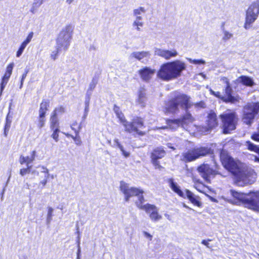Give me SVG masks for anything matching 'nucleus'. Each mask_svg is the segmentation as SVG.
Instances as JSON below:
<instances>
[{"label": "nucleus", "instance_id": "obj_1", "mask_svg": "<svg viewBox=\"0 0 259 259\" xmlns=\"http://www.w3.org/2000/svg\"><path fill=\"white\" fill-rule=\"evenodd\" d=\"M220 158L224 167L234 175L237 185L243 186L254 182L256 174L253 169L240 166L232 157L223 152L221 153Z\"/></svg>", "mask_w": 259, "mask_h": 259}, {"label": "nucleus", "instance_id": "obj_2", "mask_svg": "<svg viewBox=\"0 0 259 259\" xmlns=\"http://www.w3.org/2000/svg\"><path fill=\"white\" fill-rule=\"evenodd\" d=\"M193 104L190 101V97L183 94H179L174 98L170 99L166 104V112L176 114L179 112L180 108L185 111V114L182 115L180 118L181 127L187 129L189 124L193 123L195 119L188 111Z\"/></svg>", "mask_w": 259, "mask_h": 259}, {"label": "nucleus", "instance_id": "obj_3", "mask_svg": "<svg viewBox=\"0 0 259 259\" xmlns=\"http://www.w3.org/2000/svg\"><path fill=\"white\" fill-rule=\"evenodd\" d=\"M120 189L124 194L125 200L126 202L128 201L131 197L137 196L138 200L136 202L137 206L141 209L145 210L147 213H149L150 218L152 221L157 222L162 218V217L158 214V209L155 205L149 203L143 204L145 199L142 195L144 192L143 190L135 187L130 188L128 184L123 181L120 182Z\"/></svg>", "mask_w": 259, "mask_h": 259}, {"label": "nucleus", "instance_id": "obj_4", "mask_svg": "<svg viewBox=\"0 0 259 259\" xmlns=\"http://www.w3.org/2000/svg\"><path fill=\"white\" fill-rule=\"evenodd\" d=\"M230 193L233 198L229 199L223 197L226 201L236 205L242 203L246 207L254 210H259V191L247 194L231 190Z\"/></svg>", "mask_w": 259, "mask_h": 259}, {"label": "nucleus", "instance_id": "obj_5", "mask_svg": "<svg viewBox=\"0 0 259 259\" xmlns=\"http://www.w3.org/2000/svg\"><path fill=\"white\" fill-rule=\"evenodd\" d=\"M186 68V64L176 60L162 64L157 72V76L164 81H169L180 77Z\"/></svg>", "mask_w": 259, "mask_h": 259}, {"label": "nucleus", "instance_id": "obj_6", "mask_svg": "<svg viewBox=\"0 0 259 259\" xmlns=\"http://www.w3.org/2000/svg\"><path fill=\"white\" fill-rule=\"evenodd\" d=\"M211 152V149L207 147H195L183 152L181 156V160L186 163L190 162L209 154Z\"/></svg>", "mask_w": 259, "mask_h": 259}, {"label": "nucleus", "instance_id": "obj_7", "mask_svg": "<svg viewBox=\"0 0 259 259\" xmlns=\"http://www.w3.org/2000/svg\"><path fill=\"white\" fill-rule=\"evenodd\" d=\"M73 28L71 25H67L60 31L56 39V47L59 50L66 51L70 44L72 38Z\"/></svg>", "mask_w": 259, "mask_h": 259}, {"label": "nucleus", "instance_id": "obj_8", "mask_svg": "<svg viewBox=\"0 0 259 259\" xmlns=\"http://www.w3.org/2000/svg\"><path fill=\"white\" fill-rule=\"evenodd\" d=\"M222 120L223 133L227 134L236 129L238 117L235 112H225L220 115Z\"/></svg>", "mask_w": 259, "mask_h": 259}, {"label": "nucleus", "instance_id": "obj_9", "mask_svg": "<svg viewBox=\"0 0 259 259\" xmlns=\"http://www.w3.org/2000/svg\"><path fill=\"white\" fill-rule=\"evenodd\" d=\"M125 128V131L129 133L137 134L142 136L145 135V133L140 131L139 129H143L144 127L143 121L141 118H137L134 119L132 122H128L124 116L119 119Z\"/></svg>", "mask_w": 259, "mask_h": 259}, {"label": "nucleus", "instance_id": "obj_10", "mask_svg": "<svg viewBox=\"0 0 259 259\" xmlns=\"http://www.w3.org/2000/svg\"><path fill=\"white\" fill-rule=\"evenodd\" d=\"M259 15V0L253 2L248 7L246 13L244 28L248 29L251 25L257 19Z\"/></svg>", "mask_w": 259, "mask_h": 259}, {"label": "nucleus", "instance_id": "obj_11", "mask_svg": "<svg viewBox=\"0 0 259 259\" xmlns=\"http://www.w3.org/2000/svg\"><path fill=\"white\" fill-rule=\"evenodd\" d=\"M259 112V103H251L246 105L244 108L242 120L246 124H250Z\"/></svg>", "mask_w": 259, "mask_h": 259}, {"label": "nucleus", "instance_id": "obj_12", "mask_svg": "<svg viewBox=\"0 0 259 259\" xmlns=\"http://www.w3.org/2000/svg\"><path fill=\"white\" fill-rule=\"evenodd\" d=\"M218 124V122L215 113L211 111L207 116V125L199 127L198 131L202 134H206L217 126Z\"/></svg>", "mask_w": 259, "mask_h": 259}, {"label": "nucleus", "instance_id": "obj_13", "mask_svg": "<svg viewBox=\"0 0 259 259\" xmlns=\"http://www.w3.org/2000/svg\"><path fill=\"white\" fill-rule=\"evenodd\" d=\"M221 80L226 84L225 89V96L222 97V99L223 101L231 103H235L238 101V97L232 95L233 90L227 78L225 77H222Z\"/></svg>", "mask_w": 259, "mask_h": 259}, {"label": "nucleus", "instance_id": "obj_14", "mask_svg": "<svg viewBox=\"0 0 259 259\" xmlns=\"http://www.w3.org/2000/svg\"><path fill=\"white\" fill-rule=\"evenodd\" d=\"M198 171L201 177L206 181L209 182L211 177L216 175L215 171L207 164H203L198 167Z\"/></svg>", "mask_w": 259, "mask_h": 259}, {"label": "nucleus", "instance_id": "obj_15", "mask_svg": "<svg viewBox=\"0 0 259 259\" xmlns=\"http://www.w3.org/2000/svg\"><path fill=\"white\" fill-rule=\"evenodd\" d=\"M165 155V152L163 148L158 147L155 149L151 153V159L153 164L156 168L160 169L162 166L160 165L158 159L163 157Z\"/></svg>", "mask_w": 259, "mask_h": 259}, {"label": "nucleus", "instance_id": "obj_16", "mask_svg": "<svg viewBox=\"0 0 259 259\" xmlns=\"http://www.w3.org/2000/svg\"><path fill=\"white\" fill-rule=\"evenodd\" d=\"M155 54L163 57L166 60H169L172 57H176L178 53L176 50L169 51L156 48L155 49Z\"/></svg>", "mask_w": 259, "mask_h": 259}, {"label": "nucleus", "instance_id": "obj_17", "mask_svg": "<svg viewBox=\"0 0 259 259\" xmlns=\"http://www.w3.org/2000/svg\"><path fill=\"white\" fill-rule=\"evenodd\" d=\"M155 70L149 67H145L139 71V73L142 79L146 81L151 79L154 75Z\"/></svg>", "mask_w": 259, "mask_h": 259}, {"label": "nucleus", "instance_id": "obj_18", "mask_svg": "<svg viewBox=\"0 0 259 259\" xmlns=\"http://www.w3.org/2000/svg\"><path fill=\"white\" fill-rule=\"evenodd\" d=\"M167 182L170 188L173 191L176 193L180 196L185 198V194L181 190L180 187L178 185V184L174 181L173 179L171 178L168 179Z\"/></svg>", "mask_w": 259, "mask_h": 259}, {"label": "nucleus", "instance_id": "obj_19", "mask_svg": "<svg viewBox=\"0 0 259 259\" xmlns=\"http://www.w3.org/2000/svg\"><path fill=\"white\" fill-rule=\"evenodd\" d=\"M186 197L194 205L198 207L201 206V203L199 200V197L195 195L192 192L187 189L186 190Z\"/></svg>", "mask_w": 259, "mask_h": 259}, {"label": "nucleus", "instance_id": "obj_20", "mask_svg": "<svg viewBox=\"0 0 259 259\" xmlns=\"http://www.w3.org/2000/svg\"><path fill=\"white\" fill-rule=\"evenodd\" d=\"M150 54L149 52L142 51V52H135L131 54V57L135 58L137 60L142 61V59L146 58H149Z\"/></svg>", "mask_w": 259, "mask_h": 259}, {"label": "nucleus", "instance_id": "obj_21", "mask_svg": "<svg viewBox=\"0 0 259 259\" xmlns=\"http://www.w3.org/2000/svg\"><path fill=\"white\" fill-rule=\"evenodd\" d=\"M237 81L246 86L252 87L254 84L253 79L247 76L242 75L237 79Z\"/></svg>", "mask_w": 259, "mask_h": 259}, {"label": "nucleus", "instance_id": "obj_22", "mask_svg": "<svg viewBox=\"0 0 259 259\" xmlns=\"http://www.w3.org/2000/svg\"><path fill=\"white\" fill-rule=\"evenodd\" d=\"M245 145L247 147L248 150L254 151L258 154V156H254V160L255 161L259 162V147L250 141H246Z\"/></svg>", "mask_w": 259, "mask_h": 259}, {"label": "nucleus", "instance_id": "obj_23", "mask_svg": "<svg viewBox=\"0 0 259 259\" xmlns=\"http://www.w3.org/2000/svg\"><path fill=\"white\" fill-rule=\"evenodd\" d=\"M166 123L170 128L176 130L179 127H181L179 118L174 119H167Z\"/></svg>", "mask_w": 259, "mask_h": 259}, {"label": "nucleus", "instance_id": "obj_24", "mask_svg": "<svg viewBox=\"0 0 259 259\" xmlns=\"http://www.w3.org/2000/svg\"><path fill=\"white\" fill-rule=\"evenodd\" d=\"M50 101L49 100H43L40 105L39 110V114L42 115H46L47 111L49 107Z\"/></svg>", "mask_w": 259, "mask_h": 259}, {"label": "nucleus", "instance_id": "obj_25", "mask_svg": "<svg viewBox=\"0 0 259 259\" xmlns=\"http://www.w3.org/2000/svg\"><path fill=\"white\" fill-rule=\"evenodd\" d=\"M146 101L147 98L144 90L141 89L139 92L138 102L142 107H144L145 106Z\"/></svg>", "mask_w": 259, "mask_h": 259}, {"label": "nucleus", "instance_id": "obj_26", "mask_svg": "<svg viewBox=\"0 0 259 259\" xmlns=\"http://www.w3.org/2000/svg\"><path fill=\"white\" fill-rule=\"evenodd\" d=\"M59 123L57 116L56 115L55 113H52L50 118V128L53 130L55 128H59Z\"/></svg>", "mask_w": 259, "mask_h": 259}, {"label": "nucleus", "instance_id": "obj_27", "mask_svg": "<svg viewBox=\"0 0 259 259\" xmlns=\"http://www.w3.org/2000/svg\"><path fill=\"white\" fill-rule=\"evenodd\" d=\"M77 122L76 121L74 122L71 125V128L72 130H73L75 133V136L74 137V141L76 145H80L81 143V141L80 139V137L79 136V131H77V130L75 128L73 127L74 125H76Z\"/></svg>", "mask_w": 259, "mask_h": 259}, {"label": "nucleus", "instance_id": "obj_28", "mask_svg": "<svg viewBox=\"0 0 259 259\" xmlns=\"http://www.w3.org/2000/svg\"><path fill=\"white\" fill-rule=\"evenodd\" d=\"M45 1V0H34L32 7L30 9V12L34 14L37 9L41 6Z\"/></svg>", "mask_w": 259, "mask_h": 259}, {"label": "nucleus", "instance_id": "obj_29", "mask_svg": "<svg viewBox=\"0 0 259 259\" xmlns=\"http://www.w3.org/2000/svg\"><path fill=\"white\" fill-rule=\"evenodd\" d=\"M114 143L115 145L122 152V155L125 157H128L130 156V153L128 152H126L124 150L123 147L120 144L119 141L117 139H115L114 140Z\"/></svg>", "mask_w": 259, "mask_h": 259}, {"label": "nucleus", "instance_id": "obj_30", "mask_svg": "<svg viewBox=\"0 0 259 259\" xmlns=\"http://www.w3.org/2000/svg\"><path fill=\"white\" fill-rule=\"evenodd\" d=\"M98 80L95 78H93L92 81L90 83L89 89L87 91V96H91L92 95V91L95 88L96 84H97Z\"/></svg>", "mask_w": 259, "mask_h": 259}, {"label": "nucleus", "instance_id": "obj_31", "mask_svg": "<svg viewBox=\"0 0 259 259\" xmlns=\"http://www.w3.org/2000/svg\"><path fill=\"white\" fill-rule=\"evenodd\" d=\"M41 172L45 173V179L42 181H40V183L41 184L43 185V186H45L47 183V180L49 177L50 174L49 173V170L47 168L44 166H41Z\"/></svg>", "mask_w": 259, "mask_h": 259}, {"label": "nucleus", "instance_id": "obj_32", "mask_svg": "<svg viewBox=\"0 0 259 259\" xmlns=\"http://www.w3.org/2000/svg\"><path fill=\"white\" fill-rule=\"evenodd\" d=\"M223 36L222 37V40L226 42L233 36V34L225 30L224 29H223Z\"/></svg>", "mask_w": 259, "mask_h": 259}, {"label": "nucleus", "instance_id": "obj_33", "mask_svg": "<svg viewBox=\"0 0 259 259\" xmlns=\"http://www.w3.org/2000/svg\"><path fill=\"white\" fill-rule=\"evenodd\" d=\"M145 9L144 7H140L133 10V15L134 16H141L142 14L145 13Z\"/></svg>", "mask_w": 259, "mask_h": 259}, {"label": "nucleus", "instance_id": "obj_34", "mask_svg": "<svg viewBox=\"0 0 259 259\" xmlns=\"http://www.w3.org/2000/svg\"><path fill=\"white\" fill-rule=\"evenodd\" d=\"M51 130L53 131V134L51 135L52 138L54 139L56 142H58L59 141V128H55V129Z\"/></svg>", "mask_w": 259, "mask_h": 259}, {"label": "nucleus", "instance_id": "obj_35", "mask_svg": "<svg viewBox=\"0 0 259 259\" xmlns=\"http://www.w3.org/2000/svg\"><path fill=\"white\" fill-rule=\"evenodd\" d=\"M45 121H46L45 115H41L39 114V120H38V127L39 128H41L44 126L45 124Z\"/></svg>", "mask_w": 259, "mask_h": 259}, {"label": "nucleus", "instance_id": "obj_36", "mask_svg": "<svg viewBox=\"0 0 259 259\" xmlns=\"http://www.w3.org/2000/svg\"><path fill=\"white\" fill-rule=\"evenodd\" d=\"M53 211H54V209L53 208H52L51 207H49L47 218V222L48 224L50 223L52 220Z\"/></svg>", "mask_w": 259, "mask_h": 259}, {"label": "nucleus", "instance_id": "obj_37", "mask_svg": "<svg viewBox=\"0 0 259 259\" xmlns=\"http://www.w3.org/2000/svg\"><path fill=\"white\" fill-rule=\"evenodd\" d=\"M187 59L189 61L190 63H193L194 64H204L205 63V61L202 59L200 60H193L191 58H187Z\"/></svg>", "mask_w": 259, "mask_h": 259}, {"label": "nucleus", "instance_id": "obj_38", "mask_svg": "<svg viewBox=\"0 0 259 259\" xmlns=\"http://www.w3.org/2000/svg\"><path fill=\"white\" fill-rule=\"evenodd\" d=\"M8 80H7L6 79L2 78V80L1 83V87H0V96L2 95V93L6 87V84H7L8 82Z\"/></svg>", "mask_w": 259, "mask_h": 259}, {"label": "nucleus", "instance_id": "obj_39", "mask_svg": "<svg viewBox=\"0 0 259 259\" xmlns=\"http://www.w3.org/2000/svg\"><path fill=\"white\" fill-rule=\"evenodd\" d=\"M28 72H29V69L26 68L25 69V71H24V73L22 75L21 82H20V89L22 88L24 80L25 79V78L26 77L27 74L28 73Z\"/></svg>", "mask_w": 259, "mask_h": 259}, {"label": "nucleus", "instance_id": "obj_40", "mask_svg": "<svg viewBox=\"0 0 259 259\" xmlns=\"http://www.w3.org/2000/svg\"><path fill=\"white\" fill-rule=\"evenodd\" d=\"M65 112V108L62 107L60 106L58 108H55V109L53 111V113H55L56 115L57 116L58 114H62Z\"/></svg>", "mask_w": 259, "mask_h": 259}, {"label": "nucleus", "instance_id": "obj_41", "mask_svg": "<svg viewBox=\"0 0 259 259\" xmlns=\"http://www.w3.org/2000/svg\"><path fill=\"white\" fill-rule=\"evenodd\" d=\"M251 138L252 140L259 142V123L257 129V132H255L251 136Z\"/></svg>", "mask_w": 259, "mask_h": 259}, {"label": "nucleus", "instance_id": "obj_42", "mask_svg": "<svg viewBox=\"0 0 259 259\" xmlns=\"http://www.w3.org/2000/svg\"><path fill=\"white\" fill-rule=\"evenodd\" d=\"M11 124L5 123V127H4V136L7 137L8 136V132L11 127Z\"/></svg>", "mask_w": 259, "mask_h": 259}, {"label": "nucleus", "instance_id": "obj_43", "mask_svg": "<svg viewBox=\"0 0 259 259\" xmlns=\"http://www.w3.org/2000/svg\"><path fill=\"white\" fill-rule=\"evenodd\" d=\"M62 50H59L56 48V50L52 52L51 54V58L53 60H55L57 58L58 54Z\"/></svg>", "mask_w": 259, "mask_h": 259}, {"label": "nucleus", "instance_id": "obj_44", "mask_svg": "<svg viewBox=\"0 0 259 259\" xmlns=\"http://www.w3.org/2000/svg\"><path fill=\"white\" fill-rule=\"evenodd\" d=\"M11 107H9V110H10ZM12 115L10 114V111H9L8 113L6 119V123L11 124L12 121Z\"/></svg>", "mask_w": 259, "mask_h": 259}, {"label": "nucleus", "instance_id": "obj_45", "mask_svg": "<svg viewBox=\"0 0 259 259\" xmlns=\"http://www.w3.org/2000/svg\"><path fill=\"white\" fill-rule=\"evenodd\" d=\"M31 170L28 168H22L20 169V174L21 176H24L27 174H29Z\"/></svg>", "mask_w": 259, "mask_h": 259}, {"label": "nucleus", "instance_id": "obj_46", "mask_svg": "<svg viewBox=\"0 0 259 259\" xmlns=\"http://www.w3.org/2000/svg\"><path fill=\"white\" fill-rule=\"evenodd\" d=\"M33 32H31L30 33H29V34L27 36L26 39L23 42L26 43V44L28 45L31 40V39L33 37Z\"/></svg>", "mask_w": 259, "mask_h": 259}, {"label": "nucleus", "instance_id": "obj_47", "mask_svg": "<svg viewBox=\"0 0 259 259\" xmlns=\"http://www.w3.org/2000/svg\"><path fill=\"white\" fill-rule=\"evenodd\" d=\"M144 25V23L142 21H137V20H135L134 21V22L133 23V27H136V26H140V27H142Z\"/></svg>", "mask_w": 259, "mask_h": 259}, {"label": "nucleus", "instance_id": "obj_48", "mask_svg": "<svg viewBox=\"0 0 259 259\" xmlns=\"http://www.w3.org/2000/svg\"><path fill=\"white\" fill-rule=\"evenodd\" d=\"M90 100V96H87V94H86L85 101V105L86 107V110H87L88 108H89V103Z\"/></svg>", "mask_w": 259, "mask_h": 259}, {"label": "nucleus", "instance_id": "obj_49", "mask_svg": "<svg viewBox=\"0 0 259 259\" xmlns=\"http://www.w3.org/2000/svg\"><path fill=\"white\" fill-rule=\"evenodd\" d=\"M78 229H79V227H78V225H76V230H77L76 233L78 234L76 242L77 243V247H80V236H79L80 232L78 231Z\"/></svg>", "mask_w": 259, "mask_h": 259}, {"label": "nucleus", "instance_id": "obj_50", "mask_svg": "<svg viewBox=\"0 0 259 259\" xmlns=\"http://www.w3.org/2000/svg\"><path fill=\"white\" fill-rule=\"evenodd\" d=\"M13 66H14V64L13 63H11L10 64H9L7 67V70H6V72H9L11 74H12V70H13Z\"/></svg>", "mask_w": 259, "mask_h": 259}, {"label": "nucleus", "instance_id": "obj_51", "mask_svg": "<svg viewBox=\"0 0 259 259\" xmlns=\"http://www.w3.org/2000/svg\"><path fill=\"white\" fill-rule=\"evenodd\" d=\"M26 157L22 155L20 157L19 162L21 164L26 163Z\"/></svg>", "mask_w": 259, "mask_h": 259}, {"label": "nucleus", "instance_id": "obj_52", "mask_svg": "<svg viewBox=\"0 0 259 259\" xmlns=\"http://www.w3.org/2000/svg\"><path fill=\"white\" fill-rule=\"evenodd\" d=\"M194 105H195V106L196 107H201V108H204L205 104H204V103L203 102L201 101V102L195 103L194 104Z\"/></svg>", "mask_w": 259, "mask_h": 259}, {"label": "nucleus", "instance_id": "obj_53", "mask_svg": "<svg viewBox=\"0 0 259 259\" xmlns=\"http://www.w3.org/2000/svg\"><path fill=\"white\" fill-rule=\"evenodd\" d=\"M211 240L210 239H208L207 240H203L201 242V243L204 245H205L208 248H210L209 245V243L208 242V241H210Z\"/></svg>", "mask_w": 259, "mask_h": 259}, {"label": "nucleus", "instance_id": "obj_54", "mask_svg": "<svg viewBox=\"0 0 259 259\" xmlns=\"http://www.w3.org/2000/svg\"><path fill=\"white\" fill-rule=\"evenodd\" d=\"M12 74L9 73V72H6L3 77L2 78L3 79H6L7 80H8L9 79L11 75Z\"/></svg>", "mask_w": 259, "mask_h": 259}, {"label": "nucleus", "instance_id": "obj_55", "mask_svg": "<svg viewBox=\"0 0 259 259\" xmlns=\"http://www.w3.org/2000/svg\"><path fill=\"white\" fill-rule=\"evenodd\" d=\"M113 110L116 114H119V113L121 112L119 110V108L116 105H114Z\"/></svg>", "mask_w": 259, "mask_h": 259}, {"label": "nucleus", "instance_id": "obj_56", "mask_svg": "<svg viewBox=\"0 0 259 259\" xmlns=\"http://www.w3.org/2000/svg\"><path fill=\"white\" fill-rule=\"evenodd\" d=\"M26 163H31L34 160L33 157H30L29 156H26Z\"/></svg>", "mask_w": 259, "mask_h": 259}, {"label": "nucleus", "instance_id": "obj_57", "mask_svg": "<svg viewBox=\"0 0 259 259\" xmlns=\"http://www.w3.org/2000/svg\"><path fill=\"white\" fill-rule=\"evenodd\" d=\"M27 44H26V43H25V42H23L21 44V46H20V48H19V49H20V50H22V51H24V49H25V48H26V46H27Z\"/></svg>", "mask_w": 259, "mask_h": 259}, {"label": "nucleus", "instance_id": "obj_58", "mask_svg": "<svg viewBox=\"0 0 259 259\" xmlns=\"http://www.w3.org/2000/svg\"><path fill=\"white\" fill-rule=\"evenodd\" d=\"M144 234L145 237L149 238L150 240H152V236L150 235L149 233L145 231L144 232Z\"/></svg>", "mask_w": 259, "mask_h": 259}, {"label": "nucleus", "instance_id": "obj_59", "mask_svg": "<svg viewBox=\"0 0 259 259\" xmlns=\"http://www.w3.org/2000/svg\"><path fill=\"white\" fill-rule=\"evenodd\" d=\"M77 259H80V255L81 252L80 247H77Z\"/></svg>", "mask_w": 259, "mask_h": 259}, {"label": "nucleus", "instance_id": "obj_60", "mask_svg": "<svg viewBox=\"0 0 259 259\" xmlns=\"http://www.w3.org/2000/svg\"><path fill=\"white\" fill-rule=\"evenodd\" d=\"M89 111V108H88L87 110H86V107H85V109H84V115L82 117V118L83 119H85L87 115H88V112Z\"/></svg>", "mask_w": 259, "mask_h": 259}, {"label": "nucleus", "instance_id": "obj_61", "mask_svg": "<svg viewBox=\"0 0 259 259\" xmlns=\"http://www.w3.org/2000/svg\"><path fill=\"white\" fill-rule=\"evenodd\" d=\"M23 51L22 50H21L20 49H19L17 52V54H16V56L17 57H19L23 53Z\"/></svg>", "mask_w": 259, "mask_h": 259}, {"label": "nucleus", "instance_id": "obj_62", "mask_svg": "<svg viewBox=\"0 0 259 259\" xmlns=\"http://www.w3.org/2000/svg\"><path fill=\"white\" fill-rule=\"evenodd\" d=\"M36 156V151L35 150L32 151L31 153V156L30 157H33V159H35Z\"/></svg>", "mask_w": 259, "mask_h": 259}, {"label": "nucleus", "instance_id": "obj_63", "mask_svg": "<svg viewBox=\"0 0 259 259\" xmlns=\"http://www.w3.org/2000/svg\"><path fill=\"white\" fill-rule=\"evenodd\" d=\"M135 17H136V19H135L136 20L142 21V16H135Z\"/></svg>", "mask_w": 259, "mask_h": 259}, {"label": "nucleus", "instance_id": "obj_64", "mask_svg": "<svg viewBox=\"0 0 259 259\" xmlns=\"http://www.w3.org/2000/svg\"><path fill=\"white\" fill-rule=\"evenodd\" d=\"M164 216L167 218V220H168L169 221H171V217L170 216V215H169L167 213H165L164 214Z\"/></svg>", "mask_w": 259, "mask_h": 259}]
</instances>
